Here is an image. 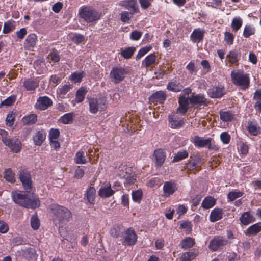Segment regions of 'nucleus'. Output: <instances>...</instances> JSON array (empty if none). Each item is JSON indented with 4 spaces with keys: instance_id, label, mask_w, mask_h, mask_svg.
Instances as JSON below:
<instances>
[{
    "instance_id": "052dcab7",
    "label": "nucleus",
    "mask_w": 261,
    "mask_h": 261,
    "mask_svg": "<svg viewBox=\"0 0 261 261\" xmlns=\"http://www.w3.org/2000/svg\"><path fill=\"white\" fill-rule=\"evenodd\" d=\"M31 226L34 229L36 230L39 228L40 226L39 220L36 216H32L31 218Z\"/></svg>"
},
{
    "instance_id": "603ef678",
    "label": "nucleus",
    "mask_w": 261,
    "mask_h": 261,
    "mask_svg": "<svg viewBox=\"0 0 261 261\" xmlns=\"http://www.w3.org/2000/svg\"><path fill=\"white\" fill-rule=\"evenodd\" d=\"M135 13H132V12L124 11L121 13V20L124 22L128 21L133 15Z\"/></svg>"
},
{
    "instance_id": "2eb2a0df",
    "label": "nucleus",
    "mask_w": 261,
    "mask_h": 261,
    "mask_svg": "<svg viewBox=\"0 0 261 261\" xmlns=\"http://www.w3.org/2000/svg\"><path fill=\"white\" fill-rule=\"evenodd\" d=\"M37 41V36L34 33H32L27 36L24 44L25 48L31 49L34 48Z\"/></svg>"
},
{
    "instance_id": "6e6552de",
    "label": "nucleus",
    "mask_w": 261,
    "mask_h": 261,
    "mask_svg": "<svg viewBox=\"0 0 261 261\" xmlns=\"http://www.w3.org/2000/svg\"><path fill=\"white\" fill-rule=\"evenodd\" d=\"M19 179L22 182L24 189L27 191L32 188V181L30 173L26 170H20L19 171Z\"/></svg>"
},
{
    "instance_id": "ddd939ff",
    "label": "nucleus",
    "mask_w": 261,
    "mask_h": 261,
    "mask_svg": "<svg viewBox=\"0 0 261 261\" xmlns=\"http://www.w3.org/2000/svg\"><path fill=\"white\" fill-rule=\"evenodd\" d=\"M137 241V235L132 228L127 230L124 238L125 245H131L134 244Z\"/></svg>"
},
{
    "instance_id": "412c9836",
    "label": "nucleus",
    "mask_w": 261,
    "mask_h": 261,
    "mask_svg": "<svg viewBox=\"0 0 261 261\" xmlns=\"http://www.w3.org/2000/svg\"><path fill=\"white\" fill-rule=\"evenodd\" d=\"M208 94L211 97L219 98L224 94V90L223 88L213 87L209 89Z\"/></svg>"
},
{
    "instance_id": "cd10ccee",
    "label": "nucleus",
    "mask_w": 261,
    "mask_h": 261,
    "mask_svg": "<svg viewBox=\"0 0 261 261\" xmlns=\"http://www.w3.org/2000/svg\"><path fill=\"white\" fill-rule=\"evenodd\" d=\"M243 24V20L240 17H236L233 18L231 27L233 32H237L241 28Z\"/></svg>"
},
{
    "instance_id": "0eeeda50",
    "label": "nucleus",
    "mask_w": 261,
    "mask_h": 261,
    "mask_svg": "<svg viewBox=\"0 0 261 261\" xmlns=\"http://www.w3.org/2000/svg\"><path fill=\"white\" fill-rule=\"evenodd\" d=\"M228 243V240L223 237L217 236L214 238L209 244V248L215 251L221 249L223 246L226 245Z\"/></svg>"
},
{
    "instance_id": "393cba45",
    "label": "nucleus",
    "mask_w": 261,
    "mask_h": 261,
    "mask_svg": "<svg viewBox=\"0 0 261 261\" xmlns=\"http://www.w3.org/2000/svg\"><path fill=\"white\" fill-rule=\"evenodd\" d=\"M163 189L165 194L168 196L172 194L176 190V188L175 184L167 181L165 183Z\"/></svg>"
},
{
    "instance_id": "423d86ee",
    "label": "nucleus",
    "mask_w": 261,
    "mask_h": 261,
    "mask_svg": "<svg viewBox=\"0 0 261 261\" xmlns=\"http://www.w3.org/2000/svg\"><path fill=\"white\" fill-rule=\"evenodd\" d=\"M127 72L125 69L120 66L114 67L110 72V76L115 83H119L122 81Z\"/></svg>"
},
{
    "instance_id": "7ed1b4c3",
    "label": "nucleus",
    "mask_w": 261,
    "mask_h": 261,
    "mask_svg": "<svg viewBox=\"0 0 261 261\" xmlns=\"http://www.w3.org/2000/svg\"><path fill=\"white\" fill-rule=\"evenodd\" d=\"M51 212L53 214V219L56 225L64 221H69L72 217L71 213L66 207L53 205Z\"/></svg>"
},
{
    "instance_id": "3c124183",
    "label": "nucleus",
    "mask_w": 261,
    "mask_h": 261,
    "mask_svg": "<svg viewBox=\"0 0 261 261\" xmlns=\"http://www.w3.org/2000/svg\"><path fill=\"white\" fill-rule=\"evenodd\" d=\"M75 161L77 164H84L86 162L83 151H79L76 153Z\"/></svg>"
},
{
    "instance_id": "9d476101",
    "label": "nucleus",
    "mask_w": 261,
    "mask_h": 261,
    "mask_svg": "<svg viewBox=\"0 0 261 261\" xmlns=\"http://www.w3.org/2000/svg\"><path fill=\"white\" fill-rule=\"evenodd\" d=\"M120 5L130 10L132 13H138L140 11L138 8L137 0H124L121 2Z\"/></svg>"
},
{
    "instance_id": "de8ad7c7",
    "label": "nucleus",
    "mask_w": 261,
    "mask_h": 261,
    "mask_svg": "<svg viewBox=\"0 0 261 261\" xmlns=\"http://www.w3.org/2000/svg\"><path fill=\"white\" fill-rule=\"evenodd\" d=\"M196 256L195 254L193 252H188L184 253L182 254L180 259L181 261H191Z\"/></svg>"
},
{
    "instance_id": "864d4df0",
    "label": "nucleus",
    "mask_w": 261,
    "mask_h": 261,
    "mask_svg": "<svg viewBox=\"0 0 261 261\" xmlns=\"http://www.w3.org/2000/svg\"><path fill=\"white\" fill-rule=\"evenodd\" d=\"M84 73L82 72H74L70 77L71 80L74 81V83L79 82L84 76Z\"/></svg>"
},
{
    "instance_id": "f257e3e1",
    "label": "nucleus",
    "mask_w": 261,
    "mask_h": 261,
    "mask_svg": "<svg viewBox=\"0 0 261 261\" xmlns=\"http://www.w3.org/2000/svg\"><path fill=\"white\" fill-rule=\"evenodd\" d=\"M12 197L14 202L21 206L35 209L40 206V200L36 196L25 194L21 191H13Z\"/></svg>"
},
{
    "instance_id": "c756f323",
    "label": "nucleus",
    "mask_w": 261,
    "mask_h": 261,
    "mask_svg": "<svg viewBox=\"0 0 261 261\" xmlns=\"http://www.w3.org/2000/svg\"><path fill=\"white\" fill-rule=\"evenodd\" d=\"M240 220L244 225H248L254 221L253 217L248 212H244L241 217Z\"/></svg>"
},
{
    "instance_id": "2f4dec72",
    "label": "nucleus",
    "mask_w": 261,
    "mask_h": 261,
    "mask_svg": "<svg viewBox=\"0 0 261 261\" xmlns=\"http://www.w3.org/2000/svg\"><path fill=\"white\" fill-rule=\"evenodd\" d=\"M15 28V22L14 21H7L4 24L3 33L8 34L13 31Z\"/></svg>"
},
{
    "instance_id": "b1692460",
    "label": "nucleus",
    "mask_w": 261,
    "mask_h": 261,
    "mask_svg": "<svg viewBox=\"0 0 261 261\" xmlns=\"http://www.w3.org/2000/svg\"><path fill=\"white\" fill-rule=\"evenodd\" d=\"M241 57V53L236 50H232L229 52V55L227 56L228 61L231 64L236 63Z\"/></svg>"
},
{
    "instance_id": "39448f33",
    "label": "nucleus",
    "mask_w": 261,
    "mask_h": 261,
    "mask_svg": "<svg viewBox=\"0 0 261 261\" xmlns=\"http://www.w3.org/2000/svg\"><path fill=\"white\" fill-rule=\"evenodd\" d=\"M231 78L232 82L236 85L242 86V88L245 89L249 85V79L247 74L242 72L232 71L231 72Z\"/></svg>"
},
{
    "instance_id": "72a5a7b5",
    "label": "nucleus",
    "mask_w": 261,
    "mask_h": 261,
    "mask_svg": "<svg viewBox=\"0 0 261 261\" xmlns=\"http://www.w3.org/2000/svg\"><path fill=\"white\" fill-rule=\"evenodd\" d=\"M37 120V116L33 114L24 117L22 119L23 123L26 125H31L35 123Z\"/></svg>"
},
{
    "instance_id": "bb28decb",
    "label": "nucleus",
    "mask_w": 261,
    "mask_h": 261,
    "mask_svg": "<svg viewBox=\"0 0 261 261\" xmlns=\"http://www.w3.org/2000/svg\"><path fill=\"white\" fill-rule=\"evenodd\" d=\"M39 85V82L37 80L28 79L23 83V86L27 90H34Z\"/></svg>"
},
{
    "instance_id": "7c9ffc66",
    "label": "nucleus",
    "mask_w": 261,
    "mask_h": 261,
    "mask_svg": "<svg viewBox=\"0 0 261 261\" xmlns=\"http://www.w3.org/2000/svg\"><path fill=\"white\" fill-rule=\"evenodd\" d=\"M261 231V223L255 224L249 227L246 232V234L255 235Z\"/></svg>"
},
{
    "instance_id": "5fc2aeb1",
    "label": "nucleus",
    "mask_w": 261,
    "mask_h": 261,
    "mask_svg": "<svg viewBox=\"0 0 261 261\" xmlns=\"http://www.w3.org/2000/svg\"><path fill=\"white\" fill-rule=\"evenodd\" d=\"M73 119L72 113H68L60 118V121L64 124H68L72 122Z\"/></svg>"
},
{
    "instance_id": "4468645a",
    "label": "nucleus",
    "mask_w": 261,
    "mask_h": 261,
    "mask_svg": "<svg viewBox=\"0 0 261 261\" xmlns=\"http://www.w3.org/2000/svg\"><path fill=\"white\" fill-rule=\"evenodd\" d=\"M153 156L155 158L156 165L161 167L164 163L166 155L162 149H158L154 150Z\"/></svg>"
},
{
    "instance_id": "58836bf2",
    "label": "nucleus",
    "mask_w": 261,
    "mask_h": 261,
    "mask_svg": "<svg viewBox=\"0 0 261 261\" xmlns=\"http://www.w3.org/2000/svg\"><path fill=\"white\" fill-rule=\"evenodd\" d=\"M4 178L7 181L11 183H13L15 181L14 173L12 172V170L10 168L7 169L5 170Z\"/></svg>"
},
{
    "instance_id": "ea45409f",
    "label": "nucleus",
    "mask_w": 261,
    "mask_h": 261,
    "mask_svg": "<svg viewBox=\"0 0 261 261\" xmlns=\"http://www.w3.org/2000/svg\"><path fill=\"white\" fill-rule=\"evenodd\" d=\"M248 130L250 134L254 136L257 135L260 132V128L251 122L248 124Z\"/></svg>"
},
{
    "instance_id": "338daca9",
    "label": "nucleus",
    "mask_w": 261,
    "mask_h": 261,
    "mask_svg": "<svg viewBox=\"0 0 261 261\" xmlns=\"http://www.w3.org/2000/svg\"><path fill=\"white\" fill-rule=\"evenodd\" d=\"M60 134L59 130L58 129H51L49 133L50 141H52L53 140L57 139Z\"/></svg>"
},
{
    "instance_id": "6e6d98bb",
    "label": "nucleus",
    "mask_w": 261,
    "mask_h": 261,
    "mask_svg": "<svg viewBox=\"0 0 261 261\" xmlns=\"http://www.w3.org/2000/svg\"><path fill=\"white\" fill-rule=\"evenodd\" d=\"M243 193L237 191H231L228 194V198L230 201L234 200L236 199L241 197Z\"/></svg>"
},
{
    "instance_id": "774afa93",
    "label": "nucleus",
    "mask_w": 261,
    "mask_h": 261,
    "mask_svg": "<svg viewBox=\"0 0 261 261\" xmlns=\"http://www.w3.org/2000/svg\"><path fill=\"white\" fill-rule=\"evenodd\" d=\"M220 138L224 144H228L230 140V136L227 132H223L220 135Z\"/></svg>"
},
{
    "instance_id": "a19ab883",
    "label": "nucleus",
    "mask_w": 261,
    "mask_h": 261,
    "mask_svg": "<svg viewBox=\"0 0 261 261\" xmlns=\"http://www.w3.org/2000/svg\"><path fill=\"white\" fill-rule=\"evenodd\" d=\"M221 119L224 122L230 121L233 119V115L229 112H220Z\"/></svg>"
},
{
    "instance_id": "a211bd4d",
    "label": "nucleus",
    "mask_w": 261,
    "mask_h": 261,
    "mask_svg": "<svg viewBox=\"0 0 261 261\" xmlns=\"http://www.w3.org/2000/svg\"><path fill=\"white\" fill-rule=\"evenodd\" d=\"M115 191L111 189V185L102 187L99 192V195L102 198L110 197L114 194Z\"/></svg>"
},
{
    "instance_id": "e2e57ef3",
    "label": "nucleus",
    "mask_w": 261,
    "mask_h": 261,
    "mask_svg": "<svg viewBox=\"0 0 261 261\" xmlns=\"http://www.w3.org/2000/svg\"><path fill=\"white\" fill-rule=\"evenodd\" d=\"M142 35V33L141 31L135 30L131 33L130 38L133 40L137 41L140 39Z\"/></svg>"
},
{
    "instance_id": "4c0bfd02",
    "label": "nucleus",
    "mask_w": 261,
    "mask_h": 261,
    "mask_svg": "<svg viewBox=\"0 0 261 261\" xmlns=\"http://www.w3.org/2000/svg\"><path fill=\"white\" fill-rule=\"evenodd\" d=\"M182 88V85L179 83H177V82H170L167 86V89L173 92L180 91Z\"/></svg>"
},
{
    "instance_id": "4d7b16f0",
    "label": "nucleus",
    "mask_w": 261,
    "mask_h": 261,
    "mask_svg": "<svg viewBox=\"0 0 261 261\" xmlns=\"http://www.w3.org/2000/svg\"><path fill=\"white\" fill-rule=\"evenodd\" d=\"M132 198L134 201L139 202L142 198V192L141 190H137L133 192Z\"/></svg>"
},
{
    "instance_id": "20e7f679",
    "label": "nucleus",
    "mask_w": 261,
    "mask_h": 261,
    "mask_svg": "<svg viewBox=\"0 0 261 261\" xmlns=\"http://www.w3.org/2000/svg\"><path fill=\"white\" fill-rule=\"evenodd\" d=\"M89 109L91 113L95 114L98 111H103L107 107L106 100L103 97L89 99Z\"/></svg>"
},
{
    "instance_id": "8fccbe9b",
    "label": "nucleus",
    "mask_w": 261,
    "mask_h": 261,
    "mask_svg": "<svg viewBox=\"0 0 261 261\" xmlns=\"http://www.w3.org/2000/svg\"><path fill=\"white\" fill-rule=\"evenodd\" d=\"M151 71L154 72V75L153 76V78L159 79L163 77L164 74V70L161 69L160 67L159 68H154V69L152 67L150 69Z\"/></svg>"
},
{
    "instance_id": "79ce46f5",
    "label": "nucleus",
    "mask_w": 261,
    "mask_h": 261,
    "mask_svg": "<svg viewBox=\"0 0 261 261\" xmlns=\"http://www.w3.org/2000/svg\"><path fill=\"white\" fill-rule=\"evenodd\" d=\"M95 192V189L93 187H90L87 191V198L88 201L91 203H92L94 201Z\"/></svg>"
},
{
    "instance_id": "e433bc0d",
    "label": "nucleus",
    "mask_w": 261,
    "mask_h": 261,
    "mask_svg": "<svg viewBox=\"0 0 261 261\" xmlns=\"http://www.w3.org/2000/svg\"><path fill=\"white\" fill-rule=\"evenodd\" d=\"M255 33V29L251 25H246L243 31V36L245 38H248L251 35H254Z\"/></svg>"
},
{
    "instance_id": "69168bd1",
    "label": "nucleus",
    "mask_w": 261,
    "mask_h": 261,
    "mask_svg": "<svg viewBox=\"0 0 261 261\" xmlns=\"http://www.w3.org/2000/svg\"><path fill=\"white\" fill-rule=\"evenodd\" d=\"M84 36L83 35L81 34H77L73 36L72 41L74 43L79 44L82 42L84 40Z\"/></svg>"
},
{
    "instance_id": "9b49d317",
    "label": "nucleus",
    "mask_w": 261,
    "mask_h": 261,
    "mask_svg": "<svg viewBox=\"0 0 261 261\" xmlns=\"http://www.w3.org/2000/svg\"><path fill=\"white\" fill-rule=\"evenodd\" d=\"M53 103L52 100L47 96L40 97L36 103V109L44 110L47 109Z\"/></svg>"
},
{
    "instance_id": "f8f14e48",
    "label": "nucleus",
    "mask_w": 261,
    "mask_h": 261,
    "mask_svg": "<svg viewBox=\"0 0 261 261\" xmlns=\"http://www.w3.org/2000/svg\"><path fill=\"white\" fill-rule=\"evenodd\" d=\"M8 143L4 144L9 146V147L15 152H18L21 148V143L19 139L16 138H9L8 139Z\"/></svg>"
},
{
    "instance_id": "aec40b11",
    "label": "nucleus",
    "mask_w": 261,
    "mask_h": 261,
    "mask_svg": "<svg viewBox=\"0 0 261 261\" xmlns=\"http://www.w3.org/2000/svg\"><path fill=\"white\" fill-rule=\"evenodd\" d=\"M46 135L43 130H38L33 136V141L35 144L38 146L41 145L45 140Z\"/></svg>"
},
{
    "instance_id": "680f3d73",
    "label": "nucleus",
    "mask_w": 261,
    "mask_h": 261,
    "mask_svg": "<svg viewBox=\"0 0 261 261\" xmlns=\"http://www.w3.org/2000/svg\"><path fill=\"white\" fill-rule=\"evenodd\" d=\"M48 60L56 63L60 60V56L57 51L50 53L48 56Z\"/></svg>"
},
{
    "instance_id": "a18cd8bd",
    "label": "nucleus",
    "mask_w": 261,
    "mask_h": 261,
    "mask_svg": "<svg viewBox=\"0 0 261 261\" xmlns=\"http://www.w3.org/2000/svg\"><path fill=\"white\" fill-rule=\"evenodd\" d=\"M152 49L151 46H146L141 48L138 51V54L136 57V60L140 59L143 57L149 51Z\"/></svg>"
},
{
    "instance_id": "4be33fe9",
    "label": "nucleus",
    "mask_w": 261,
    "mask_h": 261,
    "mask_svg": "<svg viewBox=\"0 0 261 261\" xmlns=\"http://www.w3.org/2000/svg\"><path fill=\"white\" fill-rule=\"evenodd\" d=\"M212 139L208 138L206 140H203L198 136H196L194 138V143L196 146L199 147H203L208 146V148L210 149L211 148V141Z\"/></svg>"
},
{
    "instance_id": "f704fd0d",
    "label": "nucleus",
    "mask_w": 261,
    "mask_h": 261,
    "mask_svg": "<svg viewBox=\"0 0 261 261\" xmlns=\"http://www.w3.org/2000/svg\"><path fill=\"white\" fill-rule=\"evenodd\" d=\"M181 248L184 249L190 248L194 246L195 241L193 239L190 237H187L181 242Z\"/></svg>"
},
{
    "instance_id": "a878e982",
    "label": "nucleus",
    "mask_w": 261,
    "mask_h": 261,
    "mask_svg": "<svg viewBox=\"0 0 261 261\" xmlns=\"http://www.w3.org/2000/svg\"><path fill=\"white\" fill-rule=\"evenodd\" d=\"M169 121L171 124V127L174 129L181 127L185 123L183 120H178L174 115L169 116Z\"/></svg>"
},
{
    "instance_id": "f3484780",
    "label": "nucleus",
    "mask_w": 261,
    "mask_h": 261,
    "mask_svg": "<svg viewBox=\"0 0 261 261\" xmlns=\"http://www.w3.org/2000/svg\"><path fill=\"white\" fill-rule=\"evenodd\" d=\"M204 37V31H201L199 28L194 29L190 35L191 40L192 42H200Z\"/></svg>"
},
{
    "instance_id": "dca6fc26",
    "label": "nucleus",
    "mask_w": 261,
    "mask_h": 261,
    "mask_svg": "<svg viewBox=\"0 0 261 261\" xmlns=\"http://www.w3.org/2000/svg\"><path fill=\"white\" fill-rule=\"evenodd\" d=\"M189 101V99L184 96H180L179 99L180 106L177 110V113L185 114L188 109Z\"/></svg>"
},
{
    "instance_id": "09e8293b",
    "label": "nucleus",
    "mask_w": 261,
    "mask_h": 261,
    "mask_svg": "<svg viewBox=\"0 0 261 261\" xmlns=\"http://www.w3.org/2000/svg\"><path fill=\"white\" fill-rule=\"evenodd\" d=\"M234 38V36L232 33L227 31L224 33V40L227 45L232 44Z\"/></svg>"
},
{
    "instance_id": "c9c22d12",
    "label": "nucleus",
    "mask_w": 261,
    "mask_h": 261,
    "mask_svg": "<svg viewBox=\"0 0 261 261\" xmlns=\"http://www.w3.org/2000/svg\"><path fill=\"white\" fill-rule=\"evenodd\" d=\"M86 92L87 90L85 88L82 87L80 88L76 93L75 101L77 102H81L83 101L84 99Z\"/></svg>"
},
{
    "instance_id": "c03bdc74",
    "label": "nucleus",
    "mask_w": 261,
    "mask_h": 261,
    "mask_svg": "<svg viewBox=\"0 0 261 261\" xmlns=\"http://www.w3.org/2000/svg\"><path fill=\"white\" fill-rule=\"evenodd\" d=\"M156 60V57L153 54H151L147 56L142 63V65L145 64V65H151L152 64H154Z\"/></svg>"
},
{
    "instance_id": "f03ea898",
    "label": "nucleus",
    "mask_w": 261,
    "mask_h": 261,
    "mask_svg": "<svg viewBox=\"0 0 261 261\" xmlns=\"http://www.w3.org/2000/svg\"><path fill=\"white\" fill-rule=\"evenodd\" d=\"M78 15L87 23H92L98 20L101 14L91 6H83L79 10Z\"/></svg>"
},
{
    "instance_id": "37998d69",
    "label": "nucleus",
    "mask_w": 261,
    "mask_h": 261,
    "mask_svg": "<svg viewBox=\"0 0 261 261\" xmlns=\"http://www.w3.org/2000/svg\"><path fill=\"white\" fill-rule=\"evenodd\" d=\"M23 255L29 259H33L36 256L35 250L33 248L30 247L23 251Z\"/></svg>"
},
{
    "instance_id": "49530a36",
    "label": "nucleus",
    "mask_w": 261,
    "mask_h": 261,
    "mask_svg": "<svg viewBox=\"0 0 261 261\" xmlns=\"http://www.w3.org/2000/svg\"><path fill=\"white\" fill-rule=\"evenodd\" d=\"M188 156V153L186 150L178 152L177 153L175 154L173 162H178L184 159L187 158Z\"/></svg>"
},
{
    "instance_id": "473e14b6",
    "label": "nucleus",
    "mask_w": 261,
    "mask_h": 261,
    "mask_svg": "<svg viewBox=\"0 0 261 261\" xmlns=\"http://www.w3.org/2000/svg\"><path fill=\"white\" fill-rule=\"evenodd\" d=\"M216 203V200L212 197H206L202 202L201 205L205 209H208L212 207Z\"/></svg>"
},
{
    "instance_id": "0e129e2a",
    "label": "nucleus",
    "mask_w": 261,
    "mask_h": 261,
    "mask_svg": "<svg viewBox=\"0 0 261 261\" xmlns=\"http://www.w3.org/2000/svg\"><path fill=\"white\" fill-rule=\"evenodd\" d=\"M15 119L14 114L11 112H10L6 118V124L9 126H12L13 125L14 120Z\"/></svg>"
},
{
    "instance_id": "6ab92c4d",
    "label": "nucleus",
    "mask_w": 261,
    "mask_h": 261,
    "mask_svg": "<svg viewBox=\"0 0 261 261\" xmlns=\"http://www.w3.org/2000/svg\"><path fill=\"white\" fill-rule=\"evenodd\" d=\"M166 97V94L164 92L158 91L150 96L149 100L150 102H158L162 103L165 100Z\"/></svg>"
},
{
    "instance_id": "c85d7f7f",
    "label": "nucleus",
    "mask_w": 261,
    "mask_h": 261,
    "mask_svg": "<svg viewBox=\"0 0 261 261\" xmlns=\"http://www.w3.org/2000/svg\"><path fill=\"white\" fill-rule=\"evenodd\" d=\"M222 211L219 208L214 209L210 215V220L212 222H216L221 219L222 217Z\"/></svg>"
},
{
    "instance_id": "5701e85b",
    "label": "nucleus",
    "mask_w": 261,
    "mask_h": 261,
    "mask_svg": "<svg viewBox=\"0 0 261 261\" xmlns=\"http://www.w3.org/2000/svg\"><path fill=\"white\" fill-rule=\"evenodd\" d=\"M136 50V47L131 46L125 48L124 49L121 48L120 54L124 58L129 59L132 57Z\"/></svg>"
},
{
    "instance_id": "1a4fd4ad",
    "label": "nucleus",
    "mask_w": 261,
    "mask_h": 261,
    "mask_svg": "<svg viewBox=\"0 0 261 261\" xmlns=\"http://www.w3.org/2000/svg\"><path fill=\"white\" fill-rule=\"evenodd\" d=\"M189 101L193 106H197V108H198V106L202 105L207 106L208 103V101L204 95L200 94L194 95L193 94L189 98Z\"/></svg>"
},
{
    "instance_id": "bf43d9fd",
    "label": "nucleus",
    "mask_w": 261,
    "mask_h": 261,
    "mask_svg": "<svg viewBox=\"0 0 261 261\" xmlns=\"http://www.w3.org/2000/svg\"><path fill=\"white\" fill-rule=\"evenodd\" d=\"M222 5V0H211L206 3L208 7H211L214 8H217L218 7H221Z\"/></svg>"
},
{
    "instance_id": "13d9d810",
    "label": "nucleus",
    "mask_w": 261,
    "mask_h": 261,
    "mask_svg": "<svg viewBox=\"0 0 261 261\" xmlns=\"http://www.w3.org/2000/svg\"><path fill=\"white\" fill-rule=\"evenodd\" d=\"M27 33L28 32L25 28H21L19 31L16 32V37L18 40H21L24 38Z\"/></svg>"
}]
</instances>
